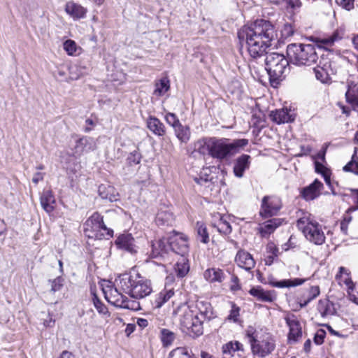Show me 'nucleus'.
<instances>
[{
  "label": "nucleus",
  "mask_w": 358,
  "mask_h": 358,
  "mask_svg": "<svg viewBox=\"0 0 358 358\" xmlns=\"http://www.w3.org/2000/svg\"><path fill=\"white\" fill-rule=\"evenodd\" d=\"M216 217L218 219V222L217 223L213 224V226L217 229V231L224 234L231 233V227L229 222L219 213H217Z\"/></svg>",
  "instance_id": "obj_38"
},
{
  "label": "nucleus",
  "mask_w": 358,
  "mask_h": 358,
  "mask_svg": "<svg viewBox=\"0 0 358 358\" xmlns=\"http://www.w3.org/2000/svg\"><path fill=\"white\" fill-rule=\"evenodd\" d=\"M282 34L285 37L292 36L294 33V27L292 24L285 23L282 29Z\"/></svg>",
  "instance_id": "obj_53"
},
{
  "label": "nucleus",
  "mask_w": 358,
  "mask_h": 358,
  "mask_svg": "<svg viewBox=\"0 0 358 358\" xmlns=\"http://www.w3.org/2000/svg\"><path fill=\"white\" fill-rule=\"evenodd\" d=\"M276 36L274 25L264 19L257 20L249 25L243 26L238 31V39L241 42H245L248 53L253 58L264 55Z\"/></svg>",
  "instance_id": "obj_2"
},
{
  "label": "nucleus",
  "mask_w": 358,
  "mask_h": 358,
  "mask_svg": "<svg viewBox=\"0 0 358 358\" xmlns=\"http://www.w3.org/2000/svg\"><path fill=\"white\" fill-rule=\"evenodd\" d=\"M240 308L235 304H232L231 310H230L229 315L227 317V320L233 321L234 322L238 321L239 316Z\"/></svg>",
  "instance_id": "obj_52"
},
{
  "label": "nucleus",
  "mask_w": 358,
  "mask_h": 358,
  "mask_svg": "<svg viewBox=\"0 0 358 358\" xmlns=\"http://www.w3.org/2000/svg\"><path fill=\"white\" fill-rule=\"evenodd\" d=\"M196 230L197 232V239L203 243H208L209 236L206 225L202 222H197Z\"/></svg>",
  "instance_id": "obj_40"
},
{
  "label": "nucleus",
  "mask_w": 358,
  "mask_h": 358,
  "mask_svg": "<svg viewBox=\"0 0 358 358\" xmlns=\"http://www.w3.org/2000/svg\"><path fill=\"white\" fill-rule=\"evenodd\" d=\"M170 251L168 238H162L152 243L151 256L153 258H165Z\"/></svg>",
  "instance_id": "obj_14"
},
{
  "label": "nucleus",
  "mask_w": 358,
  "mask_h": 358,
  "mask_svg": "<svg viewBox=\"0 0 358 358\" xmlns=\"http://www.w3.org/2000/svg\"><path fill=\"white\" fill-rule=\"evenodd\" d=\"M51 285V292H56L60 290L63 286V279L61 277L56 278L52 280H49Z\"/></svg>",
  "instance_id": "obj_50"
},
{
  "label": "nucleus",
  "mask_w": 358,
  "mask_h": 358,
  "mask_svg": "<svg viewBox=\"0 0 358 358\" xmlns=\"http://www.w3.org/2000/svg\"><path fill=\"white\" fill-rule=\"evenodd\" d=\"M315 171L316 172L321 173L322 175L324 173L328 172V170L326 167H324L322 164L316 162H315Z\"/></svg>",
  "instance_id": "obj_58"
},
{
  "label": "nucleus",
  "mask_w": 358,
  "mask_h": 358,
  "mask_svg": "<svg viewBox=\"0 0 358 358\" xmlns=\"http://www.w3.org/2000/svg\"><path fill=\"white\" fill-rule=\"evenodd\" d=\"M115 283V287L108 285L103 287L106 299L116 307L131 310H140L136 299L145 297L152 291L150 281L134 269L120 275Z\"/></svg>",
  "instance_id": "obj_1"
},
{
  "label": "nucleus",
  "mask_w": 358,
  "mask_h": 358,
  "mask_svg": "<svg viewBox=\"0 0 358 358\" xmlns=\"http://www.w3.org/2000/svg\"><path fill=\"white\" fill-rule=\"evenodd\" d=\"M64 49L69 55H76L78 50L76 42L70 39L64 43Z\"/></svg>",
  "instance_id": "obj_47"
},
{
  "label": "nucleus",
  "mask_w": 358,
  "mask_h": 358,
  "mask_svg": "<svg viewBox=\"0 0 358 358\" xmlns=\"http://www.w3.org/2000/svg\"><path fill=\"white\" fill-rule=\"evenodd\" d=\"M357 148H355L354 154L351 160L343 167L347 172H352L358 176V157L357 156Z\"/></svg>",
  "instance_id": "obj_41"
},
{
  "label": "nucleus",
  "mask_w": 358,
  "mask_h": 358,
  "mask_svg": "<svg viewBox=\"0 0 358 358\" xmlns=\"http://www.w3.org/2000/svg\"><path fill=\"white\" fill-rule=\"evenodd\" d=\"M96 144L92 138L84 136L76 141L74 152L80 155L95 149Z\"/></svg>",
  "instance_id": "obj_18"
},
{
  "label": "nucleus",
  "mask_w": 358,
  "mask_h": 358,
  "mask_svg": "<svg viewBox=\"0 0 358 358\" xmlns=\"http://www.w3.org/2000/svg\"><path fill=\"white\" fill-rule=\"evenodd\" d=\"M271 119L277 124H282L294 120V114L290 109L282 108L271 111L270 114Z\"/></svg>",
  "instance_id": "obj_17"
},
{
  "label": "nucleus",
  "mask_w": 358,
  "mask_h": 358,
  "mask_svg": "<svg viewBox=\"0 0 358 358\" xmlns=\"http://www.w3.org/2000/svg\"><path fill=\"white\" fill-rule=\"evenodd\" d=\"M99 194L103 199L108 200L110 202L118 199L119 194L115 189L109 185H101L99 186Z\"/></svg>",
  "instance_id": "obj_27"
},
{
  "label": "nucleus",
  "mask_w": 358,
  "mask_h": 358,
  "mask_svg": "<svg viewBox=\"0 0 358 358\" xmlns=\"http://www.w3.org/2000/svg\"><path fill=\"white\" fill-rule=\"evenodd\" d=\"M317 308L323 317L332 315L334 313L333 303L327 299L320 300Z\"/></svg>",
  "instance_id": "obj_34"
},
{
  "label": "nucleus",
  "mask_w": 358,
  "mask_h": 358,
  "mask_svg": "<svg viewBox=\"0 0 358 358\" xmlns=\"http://www.w3.org/2000/svg\"><path fill=\"white\" fill-rule=\"evenodd\" d=\"M317 66L327 72L330 76L336 73V64L328 57H322Z\"/></svg>",
  "instance_id": "obj_35"
},
{
  "label": "nucleus",
  "mask_w": 358,
  "mask_h": 358,
  "mask_svg": "<svg viewBox=\"0 0 358 358\" xmlns=\"http://www.w3.org/2000/svg\"><path fill=\"white\" fill-rule=\"evenodd\" d=\"M320 294V288L318 286H313L310 288L307 299L303 302H300V307L303 308L308 305L312 300L315 299Z\"/></svg>",
  "instance_id": "obj_44"
},
{
  "label": "nucleus",
  "mask_w": 358,
  "mask_h": 358,
  "mask_svg": "<svg viewBox=\"0 0 358 358\" xmlns=\"http://www.w3.org/2000/svg\"><path fill=\"white\" fill-rule=\"evenodd\" d=\"M203 276L206 280L210 282H222L225 275L222 270L220 268H211L205 271Z\"/></svg>",
  "instance_id": "obj_31"
},
{
  "label": "nucleus",
  "mask_w": 358,
  "mask_h": 358,
  "mask_svg": "<svg viewBox=\"0 0 358 358\" xmlns=\"http://www.w3.org/2000/svg\"><path fill=\"white\" fill-rule=\"evenodd\" d=\"M175 338L176 335L173 331L167 329H162L161 330V340L163 346L167 347L169 345H171L173 343Z\"/></svg>",
  "instance_id": "obj_42"
},
{
  "label": "nucleus",
  "mask_w": 358,
  "mask_h": 358,
  "mask_svg": "<svg viewBox=\"0 0 358 358\" xmlns=\"http://www.w3.org/2000/svg\"><path fill=\"white\" fill-rule=\"evenodd\" d=\"M135 329L136 326L134 324H129L125 329V333L129 336L134 331Z\"/></svg>",
  "instance_id": "obj_61"
},
{
  "label": "nucleus",
  "mask_w": 358,
  "mask_h": 358,
  "mask_svg": "<svg viewBox=\"0 0 358 358\" xmlns=\"http://www.w3.org/2000/svg\"><path fill=\"white\" fill-rule=\"evenodd\" d=\"M268 249L272 252V255H269L265 259V264L270 266L273 264L274 257H277L278 249L273 245V244H269L268 245Z\"/></svg>",
  "instance_id": "obj_48"
},
{
  "label": "nucleus",
  "mask_w": 358,
  "mask_h": 358,
  "mask_svg": "<svg viewBox=\"0 0 358 358\" xmlns=\"http://www.w3.org/2000/svg\"><path fill=\"white\" fill-rule=\"evenodd\" d=\"M282 223V220L280 218L271 219L259 224V231L262 236H266L272 234Z\"/></svg>",
  "instance_id": "obj_25"
},
{
  "label": "nucleus",
  "mask_w": 358,
  "mask_h": 358,
  "mask_svg": "<svg viewBox=\"0 0 358 358\" xmlns=\"http://www.w3.org/2000/svg\"><path fill=\"white\" fill-rule=\"evenodd\" d=\"M175 294L173 289L165 287L160 292L157 294L151 301L154 308H161L165 303L171 299Z\"/></svg>",
  "instance_id": "obj_22"
},
{
  "label": "nucleus",
  "mask_w": 358,
  "mask_h": 358,
  "mask_svg": "<svg viewBox=\"0 0 358 358\" xmlns=\"http://www.w3.org/2000/svg\"><path fill=\"white\" fill-rule=\"evenodd\" d=\"M251 157L248 155H242L238 157L234 166V175L238 178H242L245 170L250 168Z\"/></svg>",
  "instance_id": "obj_21"
},
{
  "label": "nucleus",
  "mask_w": 358,
  "mask_h": 358,
  "mask_svg": "<svg viewBox=\"0 0 358 358\" xmlns=\"http://www.w3.org/2000/svg\"><path fill=\"white\" fill-rule=\"evenodd\" d=\"M65 11L73 20L84 18L87 13L85 8L73 1H68L66 3Z\"/></svg>",
  "instance_id": "obj_19"
},
{
  "label": "nucleus",
  "mask_w": 358,
  "mask_h": 358,
  "mask_svg": "<svg viewBox=\"0 0 358 358\" xmlns=\"http://www.w3.org/2000/svg\"><path fill=\"white\" fill-rule=\"evenodd\" d=\"M137 324L142 327V328H144V327H146L148 325V322L146 319H143V318H138L137 320Z\"/></svg>",
  "instance_id": "obj_60"
},
{
  "label": "nucleus",
  "mask_w": 358,
  "mask_h": 358,
  "mask_svg": "<svg viewBox=\"0 0 358 358\" xmlns=\"http://www.w3.org/2000/svg\"><path fill=\"white\" fill-rule=\"evenodd\" d=\"M59 358H74L73 355L69 351H64Z\"/></svg>",
  "instance_id": "obj_62"
},
{
  "label": "nucleus",
  "mask_w": 358,
  "mask_h": 358,
  "mask_svg": "<svg viewBox=\"0 0 358 358\" xmlns=\"http://www.w3.org/2000/svg\"><path fill=\"white\" fill-rule=\"evenodd\" d=\"M193 309L195 310V313H197L196 310L199 311L200 314L199 316L202 320V321L205 319L210 320L212 317L211 306L208 302L197 301L195 306H194Z\"/></svg>",
  "instance_id": "obj_30"
},
{
  "label": "nucleus",
  "mask_w": 358,
  "mask_h": 358,
  "mask_svg": "<svg viewBox=\"0 0 358 358\" xmlns=\"http://www.w3.org/2000/svg\"><path fill=\"white\" fill-rule=\"evenodd\" d=\"M287 55L290 63L296 66H310L318 59L313 44L291 43L287 47Z\"/></svg>",
  "instance_id": "obj_5"
},
{
  "label": "nucleus",
  "mask_w": 358,
  "mask_h": 358,
  "mask_svg": "<svg viewBox=\"0 0 358 358\" xmlns=\"http://www.w3.org/2000/svg\"><path fill=\"white\" fill-rule=\"evenodd\" d=\"M193 308L194 306L183 302L176 306L173 313L179 317L180 327L184 333L197 337L203 334L202 320Z\"/></svg>",
  "instance_id": "obj_4"
},
{
  "label": "nucleus",
  "mask_w": 358,
  "mask_h": 358,
  "mask_svg": "<svg viewBox=\"0 0 358 358\" xmlns=\"http://www.w3.org/2000/svg\"><path fill=\"white\" fill-rule=\"evenodd\" d=\"M115 244L119 248H122L131 253L136 252V245L134 237L131 234L120 235L115 241Z\"/></svg>",
  "instance_id": "obj_16"
},
{
  "label": "nucleus",
  "mask_w": 358,
  "mask_h": 358,
  "mask_svg": "<svg viewBox=\"0 0 358 358\" xmlns=\"http://www.w3.org/2000/svg\"><path fill=\"white\" fill-rule=\"evenodd\" d=\"M235 261L240 267L246 271L251 270L255 266V262L252 255L244 250H239L238 252Z\"/></svg>",
  "instance_id": "obj_20"
},
{
  "label": "nucleus",
  "mask_w": 358,
  "mask_h": 358,
  "mask_svg": "<svg viewBox=\"0 0 358 358\" xmlns=\"http://www.w3.org/2000/svg\"><path fill=\"white\" fill-rule=\"evenodd\" d=\"M305 280V279L301 278L287 279L280 281L272 280L270 282V285L274 287L278 288L291 287L301 285Z\"/></svg>",
  "instance_id": "obj_33"
},
{
  "label": "nucleus",
  "mask_w": 358,
  "mask_h": 358,
  "mask_svg": "<svg viewBox=\"0 0 358 358\" xmlns=\"http://www.w3.org/2000/svg\"><path fill=\"white\" fill-rule=\"evenodd\" d=\"M170 89L169 80L167 78H162L155 83L154 94L158 96L164 95Z\"/></svg>",
  "instance_id": "obj_39"
},
{
  "label": "nucleus",
  "mask_w": 358,
  "mask_h": 358,
  "mask_svg": "<svg viewBox=\"0 0 358 358\" xmlns=\"http://www.w3.org/2000/svg\"><path fill=\"white\" fill-rule=\"evenodd\" d=\"M45 176V173L37 171L36 172L32 178V182L37 185L40 181L43 180Z\"/></svg>",
  "instance_id": "obj_57"
},
{
  "label": "nucleus",
  "mask_w": 358,
  "mask_h": 358,
  "mask_svg": "<svg viewBox=\"0 0 358 358\" xmlns=\"http://www.w3.org/2000/svg\"><path fill=\"white\" fill-rule=\"evenodd\" d=\"M289 62L288 58L279 53L272 52L266 55V70L272 85L278 84L285 77L289 71Z\"/></svg>",
  "instance_id": "obj_7"
},
{
  "label": "nucleus",
  "mask_w": 358,
  "mask_h": 358,
  "mask_svg": "<svg viewBox=\"0 0 358 358\" xmlns=\"http://www.w3.org/2000/svg\"><path fill=\"white\" fill-rule=\"evenodd\" d=\"M296 227L310 242L319 245L324 243L326 237L322 227L310 213H303V216L296 221Z\"/></svg>",
  "instance_id": "obj_8"
},
{
  "label": "nucleus",
  "mask_w": 358,
  "mask_h": 358,
  "mask_svg": "<svg viewBox=\"0 0 358 358\" xmlns=\"http://www.w3.org/2000/svg\"><path fill=\"white\" fill-rule=\"evenodd\" d=\"M311 341L310 339H308L303 345V348L306 352H308L310 350Z\"/></svg>",
  "instance_id": "obj_64"
},
{
  "label": "nucleus",
  "mask_w": 358,
  "mask_h": 358,
  "mask_svg": "<svg viewBox=\"0 0 358 358\" xmlns=\"http://www.w3.org/2000/svg\"><path fill=\"white\" fill-rule=\"evenodd\" d=\"M249 293L262 302H272L275 299L273 291H265L260 286L251 288Z\"/></svg>",
  "instance_id": "obj_24"
},
{
  "label": "nucleus",
  "mask_w": 358,
  "mask_h": 358,
  "mask_svg": "<svg viewBox=\"0 0 358 358\" xmlns=\"http://www.w3.org/2000/svg\"><path fill=\"white\" fill-rule=\"evenodd\" d=\"M323 188V184L317 179H315L310 185L302 189L301 196L306 201L313 200L320 195Z\"/></svg>",
  "instance_id": "obj_15"
},
{
  "label": "nucleus",
  "mask_w": 358,
  "mask_h": 358,
  "mask_svg": "<svg viewBox=\"0 0 358 358\" xmlns=\"http://www.w3.org/2000/svg\"><path fill=\"white\" fill-rule=\"evenodd\" d=\"M213 141V137L210 138H203L198 140L194 144V150L200 153L201 155H208L211 156V143Z\"/></svg>",
  "instance_id": "obj_28"
},
{
  "label": "nucleus",
  "mask_w": 358,
  "mask_h": 358,
  "mask_svg": "<svg viewBox=\"0 0 358 358\" xmlns=\"http://www.w3.org/2000/svg\"><path fill=\"white\" fill-rule=\"evenodd\" d=\"M165 120L166 122L173 127L174 129L181 123L180 122L178 118L174 113H169L165 116Z\"/></svg>",
  "instance_id": "obj_49"
},
{
  "label": "nucleus",
  "mask_w": 358,
  "mask_h": 358,
  "mask_svg": "<svg viewBox=\"0 0 358 358\" xmlns=\"http://www.w3.org/2000/svg\"><path fill=\"white\" fill-rule=\"evenodd\" d=\"M148 128L155 135L163 136L166 134L164 124L157 117L150 116L147 120Z\"/></svg>",
  "instance_id": "obj_26"
},
{
  "label": "nucleus",
  "mask_w": 358,
  "mask_h": 358,
  "mask_svg": "<svg viewBox=\"0 0 358 358\" xmlns=\"http://www.w3.org/2000/svg\"><path fill=\"white\" fill-rule=\"evenodd\" d=\"M168 240L171 252L180 255L181 257L188 252V240L185 235L173 231V234L168 237Z\"/></svg>",
  "instance_id": "obj_11"
},
{
  "label": "nucleus",
  "mask_w": 358,
  "mask_h": 358,
  "mask_svg": "<svg viewBox=\"0 0 358 358\" xmlns=\"http://www.w3.org/2000/svg\"><path fill=\"white\" fill-rule=\"evenodd\" d=\"M326 336V332L323 329H319L317 331L314 336V342L317 345H321L324 342V339Z\"/></svg>",
  "instance_id": "obj_56"
},
{
  "label": "nucleus",
  "mask_w": 358,
  "mask_h": 358,
  "mask_svg": "<svg viewBox=\"0 0 358 358\" xmlns=\"http://www.w3.org/2000/svg\"><path fill=\"white\" fill-rule=\"evenodd\" d=\"M345 97L347 101L350 103L353 109L358 113V85L353 83L348 85Z\"/></svg>",
  "instance_id": "obj_29"
},
{
  "label": "nucleus",
  "mask_w": 358,
  "mask_h": 358,
  "mask_svg": "<svg viewBox=\"0 0 358 358\" xmlns=\"http://www.w3.org/2000/svg\"><path fill=\"white\" fill-rule=\"evenodd\" d=\"M175 134L177 138L182 143H187L191 137L190 128L187 125H182V124H178L174 129Z\"/></svg>",
  "instance_id": "obj_32"
},
{
  "label": "nucleus",
  "mask_w": 358,
  "mask_h": 358,
  "mask_svg": "<svg viewBox=\"0 0 358 358\" xmlns=\"http://www.w3.org/2000/svg\"><path fill=\"white\" fill-rule=\"evenodd\" d=\"M285 321L289 328V341L295 343L302 336L301 324L294 315L286 317Z\"/></svg>",
  "instance_id": "obj_13"
},
{
  "label": "nucleus",
  "mask_w": 358,
  "mask_h": 358,
  "mask_svg": "<svg viewBox=\"0 0 358 358\" xmlns=\"http://www.w3.org/2000/svg\"><path fill=\"white\" fill-rule=\"evenodd\" d=\"M222 358H245L243 345L238 341H229L223 345Z\"/></svg>",
  "instance_id": "obj_12"
},
{
  "label": "nucleus",
  "mask_w": 358,
  "mask_h": 358,
  "mask_svg": "<svg viewBox=\"0 0 358 358\" xmlns=\"http://www.w3.org/2000/svg\"><path fill=\"white\" fill-rule=\"evenodd\" d=\"M341 37L338 35V32H334L331 36L323 38H320L318 41L324 47L331 46L335 41L341 39Z\"/></svg>",
  "instance_id": "obj_46"
},
{
  "label": "nucleus",
  "mask_w": 358,
  "mask_h": 358,
  "mask_svg": "<svg viewBox=\"0 0 358 358\" xmlns=\"http://www.w3.org/2000/svg\"><path fill=\"white\" fill-rule=\"evenodd\" d=\"M127 161L130 165H136L139 164L141 162L140 153L136 150L131 152L127 157Z\"/></svg>",
  "instance_id": "obj_51"
},
{
  "label": "nucleus",
  "mask_w": 358,
  "mask_h": 358,
  "mask_svg": "<svg viewBox=\"0 0 358 358\" xmlns=\"http://www.w3.org/2000/svg\"><path fill=\"white\" fill-rule=\"evenodd\" d=\"M336 1L338 6L348 10L354 8V0H336Z\"/></svg>",
  "instance_id": "obj_55"
},
{
  "label": "nucleus",
  "mask_w": 358,
  "mask_h": 358,
  "mask_svg": "<svg viewBox=\"0 0 358 358\" xmlns=\"http://www.w3.org/2000/svg\"><path fill=\"white\" fill-rule=\"evenodd\" d=\"M169 358H191V357L185 348H177L169 353Z\"/></svg>",
  "instance_id": "obj_45"
},
{
  "label": "nucleus",
  "mask_w": 358,
  "mask_h": 358,
  "mask_svg": "<svg viewBox=\"0 0 358 358\" xmlns=\"http://www.w3.org/2000/svg\"><path fill=\"white\" fill-rule=\"evenodd\" d=\"M346 218H344L341 222V230L344 234H347L348 232V222H345Z\"/></svg>",
  "instance_id": "obj_59"
},
{
  "label": "nucleus",
  "mask_w": 358,
  "mask_h": 358,
  "mask_svg": "<svg viewBox=\"0 0 358 358\" xmlns=\"http://www.w3.org/2000/svg\"><path fill=\"white\" fill-rule=\"evenodd\" d=\"M155 222L159 226H169L173 222V215L168 211H159L155 218Z\"/></svg>",
  "instance_id": "obj_37"
},
{
  "label": "nucleus",
  "mask_w": 358,
  "mask_h": 358,
  "mask_svg": "<svg viewBox=\"0 0 358 358\" xmlns=\"http://www.w3.org/2000/svg\"><path fill=\"white\" fill-rule=\"evenodd\" d=\"M85 236L92 239H108L113 236V231L103 222V217L98 212L94 213L84 224Z\"/></svg>",
  "instance_id": "obj_9"
},
{
  "label": "nucleus",
  "mask_w": 358,
  "mask_h": 358,
  "mask_svg": "<svg viewBox=\"0 0 358 358\" xmlns=\"http://www.w3.org/2000/svg\"><path fill=\"white\" fill-rule=\"evenodd\" d=\"M175 272L178 277L183 278L185 276L189 270L188 260L185 256L181 257V259L178 260L174 266Z\"/></svg>",
  "instance_id": "obj_36"
},
{
  "label": "nucleus",
  "mask_w": 358,
  "mask_h": 358,
  "mask_svg": "<svg viewBox=\"0 0 358 358\" xmlns=\"http://www.w3.org/2000/svg\"><path fill=\"white\" fill-rule=\"evenodd\" d=\"M247 139L230 140L226 138L213 137L211 143V157L219 160L231 157L237 153L241 148L248 145Z\"/></svg>",
  "instance_id": "obj_6"
},
{
  "label": "nucleus",
  "mask_w": 358,
  "mask_h": 358,
  "mask_svg": "<svg viewBox=\"0 0 358 358\" xmlns=\"http://www.w3.org/2000/svg\"><path fill=\"white\" fill-rule=\"evenodd\" d=\"M49 320H45L43 324L46 327H52L55 324V320L52 318V316L49 315Z\"/></svg>",
  "instance_id": "obj_63"
},
{
  "label": "nucleus",
  "mask_w": 358,
  "mask_h": 358,
  "mask_svg": "<svg viewBox=\"0 0 358 358\" xmlns=\"http://www.w3.org/2000/svg\"><path fill=\"white\" fill-rule=\"evenodd\" d=\"M40 203L43 209L48 213L55 210V198L50 189L43 190L40 197Z\"/></svg>",
  "instance_id": "obj_23"
},
{
  "label": "nucleus",
  "mask_w": 358,
  "mask_h": 358,
  "mask_svg": "<svg viewBox=\"0 0 358 358\" xmlns=\"http://www.w3.org/2000/svg\"><path fill=\"white\" fill-rule=\"evenodd\" d=\"M281 199L276 196H265L262 199L259 215L263 218L276 215L282 208Z\"/></svg>",
  "instance_id": "obj_10"
},
{
  "label": "nucleus",
  "mask_w": 358,
  "mask_h": 358,
  "mask_svg": "<svg viewBox=\"0 0 358 358\" xmlns=\"http://www.w3.org/2000/svg\"><path fill=\"white\" fill-rule=\"evenodd\" d=\"M93 301L95 308L99 313L105 314L107 313V308L99 301L96 295L94 296Z\"/></svg>",
  "instance_id": "obj_54"
},
{
  "label": "nucleus",
  "mask_w": 358,
  "mask_h": 358,
  "mask_svg": "<svg viewBox=\"0 0 358 358\" xmlns=\"http://www.w3.org/2000/svg\"><path fill=\"white\" fill-rule=\"evenodd\" d=\"M245 335L254 355L264 358L271 354L275 348L273 336L265 329H257L250 326L245 331Z\"/></svg>",
  "instance_id": "obj_3"
},
{
  "label": "nucleus",
  "mask_w": 358,
  "mask_h": 358,
  "mask_svg": "<svg viewBox=\"0 0 358 358\" xmlns=\"http://www.w3.org/2000/svg\"><path fill=\"white\" fill-rule=\"evenodd\" d=\"M315 78L317 80L324 84H330L331 83V76L323 70L320 69L317 66L313 69Z\"/></svg>",
  "instance_id": "obj_43"
}]
</instances>
